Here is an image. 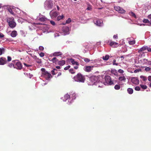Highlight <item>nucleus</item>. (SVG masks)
Here are the masks:
<instances>
[{
    "label": "nucleus",
    "mask_w": 151,
    "mask_h": 151,
    "mask_svg": "<svg viewBox=\"0 0 151 151\" xmlns=\"http://www.w3.org/2000/svg\"><path fill=\"white\" fill-rule=\"evenodd\" d=\"M64 98L66 100H67L69 99L70 98V96L69 95L67 94L64 96Z\"/></svg>",
    "instance_id": "bb28decb"
},
{
    "label": "nucleus",
    "mask_w": 151,
    "mask_h": 151,
    "mask_svg": "<svg viewBox=\"0 0 151 151\" xmlns=\"http://www.w3.org/2000/svg\"><path fill=\"white\" fill-rule=\"evenodd\" d=\"M70 68V65H68V66L65 67L64 68V69L65 70H67L69 69Z\"/></svg>",
    "instance_id": "de8ad7c7"
},
{
    "label": "nucleus",
    "mask_w": 151,
    "mask_h": 151,
    "mask_svg": "<svg viewBox=\"0 0 151 151\" xmlns=\"http://www.w3.org/2000/svg\"><path fill=\"white\" fill-rule=\"evenodd\" d=\"M70 60L73 65H76L77 66L79 65L78 62L75 61V60L73 59H70Z\"/></svg>",
    "instance_id": "2eb2a0df"
},
{
    "label": "nucleus",
    "mask_w": 151,
    "mask_h": 151,
    "mask_svg": "<svg viewBox=\"0 0 151 151\" xmlns=\"http://www.w3.org/2000/svg\"><path fill=\"white\" fill-rule=\"evenodd\" d=\"M41 70L42 72L43 75L45 76L47 78H49L51 76L50 74L48 73L47 71H46L45 70L44 68H42L41 69Z\"/></svg>",
    "instance_id": "39448f33"
},
{
    "label": "nucleus",
    "mask_w": 151,
    "mask_h": 151,
    "mask_svg": "<svg viewBox=\"0 0 151 151\" xmlns=\"http://www.w3.org/2000/svg\"><path fill=\"white\" fill-rule=\"evenodd\" d=\"M74 79L76 81L83 83L85 80V78L81 73H78L74 77Z\"/></svg>",
    "instance_id": "7ed1b4c3"
},
{
    "label": "nucleus",
    "mask_w": 151,
    "mask_h": 151,
    "mask_svg": "<svg viewBox=\"0 0 151 151\" xmlns=\"http://www.w3.org/2000/svg\"><path fill=\"white\" fill-rule=\"evenodd\" d=\"M116 60H113V65H118V63H116Z\"/></svg>",
    "instance_id": "09e8293b"
},
{
    "label": "nucleus",
    "mask_w": 151,
    "mask_h": 151,
    "mask_svg": "<svg viewBox=\"0 0 151 151\" xmlns=\"http://www.w3.org/2000/svg\"><path fill=\"white\" fill-rule=\"evenodd\" d=\"M131 82L135 84H138L139 83V81L137 78L136 77H133L131 78Z\"/></svg>",
    "instance_id": "0eeeda50"
},
{
    "label": "nucleus",
    "mask_w": 151,
    "mask_h": 151,
    "mask_svg": "<svg viewBox=\"0 0 151 151\" xmlns=\"http://www.w3.org/2000/svg\"><path fill=\"white\" fill-rule=\"evenodd\" d=\"M147 46H144L141 48L139 49V50L138 51V52L139 53H140V52L145 50H147Z\"/></svg>",
    "instance_id": "a211bd4d"
},
{
    "label": "nucleus",
    "mask_w": 151,
    "mask_h": 151,
    "mask_svg": "<svg viewBox=\"0 0 151 151\" xmlns=\"http://www.w3.org/2000/svg\"><path fill=\"white\" fill-rule=\"evenodd\" d=\"M120 7L119 6H114V9L115 10H116V11H118L119 12V9H120Z\"/></svg>",
    "instance_id": "7c9ffc66"
},
{
    "label": "nucleus",
    "mask_w": 151,
    "mask_h": 151,
    "mask_svg": "<svg viewBox=\"0 0 151 151\" xmlns=\"http://www.w3.org/2000/svg\"><path fill=\"white\" fill-rule=\"evenodd\" d=\"M50 23L52 25H53V26H54L55 25V22L53 21H52V20L50 21Z\"/></svg>",
    "instance_id": "8fccbe9b"
},
{
    "label": "nucleus",
    "mask_w": 151,
    "mask_h": 151,
    "mask_svg": "<svg viewBox=\"0 0 151 151\" xmlns=\"http://www.w3.org/2000/svg\"><path fill=\"white\" fill-rule=\"evenodd\" d=\"M71 22V20L70 18H68L66 21V23H69Z\"/></svg>",
    "instance_id": "79ce46f5"
},
{
    "label": "nucleus",
    "mask_w": 151,
    "mask_h": 151,
    "mask_svg": "<svg viewBox=\"0 0 151 151\" xmlns=\"http://www.w3.org/2000/svg\"><path fill=\"white\" fill-rule=\"evenodd\" d=\"M62 54V53L60 52H56L53 53V56H58L61 55Z\"/></svg>",
    "instance_id": "4468645a"
},
{
    "label": "nucleus",
    "mask_w": 151,
    "mask_h": 151,
    "mask_svg": "<svg viewBox=\"0 0 151 151\" xmlns=\"http://www.w3.org/2000/svg\"><path fill=\"white\" fill-rule=\"evenodd\" d=\"M147 50L149 52H151V47H148L147 46Z\"/></svg>",
    "instance_id": "49530a36"
},
{
    "label": "nucleus",
    "mask_w": 151,
    "mask_h": 151,
    "mask_svg": "<svg viewBox=\"0 0 151 151\" xmlns=\"http://www.w3.org/2000/svg\"><path fill=\"white\" fill-rule=\"evenodd\" d=\"M12 60L10 56L7 57V61L8 62Z\"/></svg>",
    "instance_id": "3c124183"
},
{
    "label": "nucleus",
    "mask_w": 151,
    "mask_h": 151,
    "mask_svg": "<svg viewBox=\"0 0 151 151\" xmlns=\"http://www.w3.org/2000/svg\"><path fill=\"white\" fill-rule=\"evenodd\" d=\"M120 9L118 12L119 13L122 14L124 13L125 12V11L122 8L120 7Z\"/></svg>",
    "instance_id": "393cba45"
},
{
    "label": "nucleus",
    "mask_w": 151,
    "mask_h": 151,
    "mask_svg": "<svg viewBox=\"0 0 151 151\" xmlns=\"http://www.w3.org/2000/svg\"><path fill=\"white\" fill-rule=\"evenodd\" d=\"M5 51V49L4 48H0V55H1L2 54L4 53Z\"/></svg>",
    "instance_id": "b1692460"
},
{
    "label": "nucleus",
    "mask_w": 151,
    "mask_h": 151,
    "mask_svg": "<svg viewBox=\"0 0 151 151\" xmlns=\"http://www.w3.org/2000/svg\"><path fill=\"white\" fill-rule=\"evenodd\" d=\"M36 24L37 25H42V24L40 23H36Z\"/></svg>",
    "instance_id": "0e129e2a"
},
{
    "label": "nucleus",
    "mask_w": 151,
    "mask_h": 151,
    "mask_svg": "<svg viewBox=\"0 0 151 151\" xmlns=\"http://www.w3.org/2000/svg\"><path fill=\"white\" fill-rule=\"evenodd\" d=\"M7 63L6 58L4 57H1L0 58V65H4Z\"/></svg>",
    "instance_id": "9d476101"
},
{
    "label": "nucleus",
    "mask_w": 151,
    "mask_h": 151,
    "mask_svg": "<svg viewBox=\"0 0 151 151\" xmlns=\"http://www.w3.org/2000/svg\"><path fill=\"white\" fill-rule=\"evenodd\" d=\"M24 64L25 66H26L27 67H30L32 66V65H28L25 63H24Z\"/></svg>",
    "instance_id": "c03bdc74"
},
{
    "label": "nucleus",
    "mask_w": 151,
    "mask_h": 151,
    "mask_svg": "<svg viewBox=\"0 0 151 151\" xmlns=\"http://www.w3.org/2000/svg\"><path fill=\"white\" fill-rule=\"evenodd\" d=\"M118 72H119V73H122L124 72V71L123 70H122L121 69H119L118 70Z\"/></svg>",
    "instance_id": "a18cd8bd"
},
{
    "label": "nucleus",
    "mask_w": 151,
    "mask_h": 151,
    "mask_svg": "<svg viewBox=\"0 0 151 151\" xmlns=\"http://www.w3.org/2000/svg\"><path fill=\"white\" fill-rule=\"evenodd\" d=\"M18 35L17 31L16 30H13L11 32V36L12 37H15Z\"/></svg>",
    "instance_id": "ddd939ff"
},
{
    "label": "nucleus",
    "mask_w": 151,
    "mask_h": 151,
    "mask_svg": "<svg viewBox=\"0 0 151 151\" xmlns=\"http://www.w3.org/2000/svg\"><path fill=\"white\" fill-rule=\"evenodd\" d=\"M41 60H39L37 61V63H41Z\"/></svg>",
    "instance_id": "338daca9"
},
{
    "label": "nucleus",
    "mask_w": 151,
    "mask_h": 151,
    "mask_svg": "<svg viewBox=\"0 0 151 151\" xmlns=\"http://www.w3.org/2000/svg\"><path fill=\"white\" fill-rule=\"evenodd\" d=\"M111 73L114 74L115 76H116L117 75V72L116 70L115 69H113L111 70Z\"/></svg>",
    "instance_id": "4be33fe9"
},
{
    "label": "nucleus",
    "mask_w": 151,
    "mask_h": 151,
    "mask_svg": "<svg viewBox=\"0 0 151 151\" xmlns=\"http://www.w3.org/2000/svg\"><path fill=\"white\" fill-rule=\"evenodd\" d=\"M4 35L2 33H0V38H2L4 37Z\"/></svg>",
    "instance_id": "5fc2aeb1"
},
{
    "label": "nucleus",
    "mask_w": 151,
    "mask_h": 151,
    "mask_svg": "<svg viewBox=\"0 0 151 151\" xmlns=\"http://www.w3.org/2000/svg\"><path fill=\"white\" fill-rule=\"evenodd\" d=\"M56 68L58 69H60L61 68L60 66H56Z\"/></svg>",
    "instance_id": "680f3d73"
},
{
    "label": "nucleus",
    "mask_w": 151,
    "mask_h": 151,
    "mask_svg": "<svg viewBox=\"0 0 151 151\" xmlns=\"http://www.w3.org/2000/svg\"><path fill=\"white\" fill-rule=\"evenodd\" d=\"M63 17L64 16L63 15L62 16H59L57 17V19L58 21H59L61 19H62Z\"/></svg>",
    "instance_id": "cd10ccee"
},
{
    "label": "nucleus",
    "mask_w": 151,
    "mask_h": 151,
    "mask_svg": "<svg viewBox=\"0 0 151 151\" xmlns=\"http://www.w3.org/2000/svg\"><path fill=\"white\" fill-rule=\"evenodd\" d=\"M61 72H59L58 73V75L57 77L60 76L61 75Z\"/></svg>",
    "instance_id": "052dcab7"
},
{
    "label": "nucleus",
    "mask_w": 151,
    "mask_h": 151,
    "mask_svg": "<svg viewBox=\"0 0 151 151\" xmlns=\"http://www.w3.org/2000/svg\"><path fill=\"white\" fill-rule=\"evenodd\" d=\"M39 20L40 21L42 22H44L45 21V19L43 17H42L40 18L39 19Z\"/></svg>",
    "instance_id": "c9c22d12"
},
{
    "label": "nucleus",
    "mask_w": 151,
    "mask_h": 151,
    "mask_svg": "<svg viewBox=\"0 0 151 151\" xmlns=\"http://www.w3.org/2000/svg\"><path fill=\"white\" fill-rule=\"evenodd\" d=\"M119 80L120 81H123L125 82L126 80V77L124 76H121L119 78Z\"/></svg>",
    "instance_id": "6ab92c4d"
},
{
    "label": "nucleus",
    "mask_w": 151,
    "mask_h": 151,
    "mask_svg": "<svg viewBox=\"0 0 151 151\" xmlns=\"http://www.w3.org/2000/svg\"><path fill=\"white\" fill-rule=\"evenodd\" d=\"M9 12L12 14L14 15V12H13L12 9L11 8H9L8 9Z\"/></svg>",
    "instance_id": "a878e982"
},
{
    "label": "nucleus",
    "mask_w": 151,
    "mask_h": 151,
    "mask_svg": "<svg viewBox=\"0 0 151 151\" xmlns=\"http://www.w3.org/2000/svg\"><path fill=\"white\" fill-rule=\"evenodd\" d=\"M50 15L52 18H53L56 17L58 16V14L56 12L51 11L50 12Z\"/></svg>",
    "instance_id": "9b49d317"
},
{
    "label": "nucleus",
    "mask_w": 151,
    "mask_h": 151,
    "mask_svg": "<svg viewBox=\"0 0 151 151\" xmlns=\"http://www.w3.org/2000/svg\"><path fill=\"white\" fill-rule=\"evenodd\" d=\"M143 22L145 23H149L150 21L149 20L146 19H144Z\"/></svg>",
    "instance_id": "e433bc0d"
},
{
    "label": "nucleus",
    "mask_w": 151,
    "mask_h": 151,
    "mask_svg": "<svg viewBox=\"0 0 151 151\" xmlns=\"http://www.w3.org/2000/svg\"><path fill=\"white\" fill-rule=\"evenodd\" d=\"M14 68H15L17 69L21 70L22 68V63L18 61L16 62L15 65H14Z\"/></svg>",
    "instance_id": "6e6552de"
},
{
    "label": "nucleus",
    "mask_w": 151,
    "mask_h": 151,
    "mask_svg": "<svg viewBox=\"0 0 151 151\" xmlns=\"http://www.w3.org/2000/svg\"><path fill=\"white\" fill-rule=\"evenodd\" d=\"M148 80L150 81H151V76H148Z\"/></svg>",
    "instance_id": "bf43d9fd"
},
{
    "label": "nucleus",
    "mask_w": 151,
    "mask_h": 151,
    "mask_svg": "<svg viewBox=\"0 0 151 151\" xmlns=\"http://www.w3.org/2000/svg\"><path fill=\"white\" fill-rule=\"evenodd\" d=\"M120 88V86L119 85L116 84L114 86V88L116 90H119Z\"/></svg>",
    "instance_id": "c85d7f7f"
},
{
    "label": "nucleus",
    "mask_w": 151,
    "mask_h": 151,
    "mask_svg": "<svg viewBox=\"0 0 151 151\" xmlns=\"http://www.w3.org/2000/svg\"><path fill=\"white\" fill-rule=\"evenodd\" d=\"M141 70L140 69H136L134 71V73H137L138 72H139Z\"/></svg>",
    "instance_id": "a19ab883"
},
{
    "label": "nucleus",
    "mask_w": 151,
    "mask_h": 151,
    "mask_svg": "<svg viewBox=\"0 0 151 151\" xmlns=\"http://www.w3.org/2000/svg\"><path fill=\"white\" fill-rule=\"evenodd\" d=\"M94 24L98 26H100L101 24V22L100 20H94Z\"/></svg>",
    "instance_id": "f3484780"
},
{
    "label": "nucleus",
    "mask_w": 151,
    "mask_h": 151,
    "mask_svg": "<svg viewBox=\"0 0 151 151\" xmlns=\"http://www.w3.org/2000/svg\"><path fill=\"white\" fill-rule=\"evenodd\" d=\"M57 10H59V9H60V7H59L58 6H57Z\"/></svg>",
    "instance_id": "774afa93"
},
{
    "label": "nucleus",
    "mask_w": 151,
    "mask_h": 151,
    "mask_svg": "<svg viewBox=\"0 0 151 151\" xmlns=\"http://www.w3.org/2000/svg\"><path fill=\"white\" fill-rule=\"evenodd\" d=\"M39 49L41 51L43 50L44 49V47L42 46H40L39 47Z\"/></svg>",
    "instance_id": "603ef678"
},
{
    "label": "nucleus",
    "mask_w": 151,
    "mask_h": 151,
    "mask_svg": "<svg viewBox=\"0 0 151 151\" xmlns=\"http://www.w3.org/2000/svg\"><path fill=\"white\" fill-rule=\"evenodd\" d=\"M105 83L106 84L111 85L113 84V83L111 80V77L109 76H106L105 77Z\"/></svg>",
    "instance_id": "20e7f679"
},
{
    "label": "nucleus",
    "mask_w": 151,
    "mask_h": 151,
    "mask_svg": "<svg viewBox=\"0 0 151 151\" xmlns=\"http://www.w3.org/2000/svg\"><path fill=\"white\" fill-rule=\"evenodd\" d=\"M130 14L131 16H132L135 18H136V16L135 15V14L132 12H131L130 13Z\"/></svg>",
    "instance_id": "c756f323"
},
{
    "label": "nucleus",
    "mask_w": 151,
    "mask_h": 151,
    "mask_svg": "<svg viewBox=\"0 0 151 151\" xmlns=\"http://www.w3.org/2000/svg\"><path fill=\"white\" fill-rule=\"evenodd\" d=\"M140 78L142 79L144 81H145L147 80V78L144 76H141Z\"/></svg>",
    "instance_id": "2f4dec72"
},
{
    "label": "nucleus",
    "mask_w": 151,
    "mask_h": 151,
    "mask_svg": "<svg viewBox=\"0 0 151 151\" xmlns=\"http://www.w3.org/2000/svg\"><path fill=\"white\" fill-rule=\"evenodd\" d=\"M45 4L49 8H51L53 5L52 1L51 0H46Z\"/></svg>",
    "instance_id": "423d86ee"
},
{
    "label": "nucleus",
    "mask_w": 151,
    "mask_h": 151,
    "mask_svg": "<svg viewBox=\"0 0 151 151\" xmlns=\"http://www.w3.org/2000/svg\"><path fill=\"white\" fill-rule=\"evenodd\" d=\"M44 55V53L43 52H41L40 54V56L41 57H43Z\"/></svg>",
    "instance_id": "864d4df0"
},
{
    "label": "nucleus",
    "mask_w": 151,
    "mask_h": 151,
    "mask_svg": "<svg viewBox=\"0 0 151 151\" xmlns=\"http://www.w3.org/2000/svg\"><path fill=\"white\" fill-rule=\"evenodd\" d=\"M128 93L129 94H132L133 92V89L131 88H129L127 89Z\"/></svg>",
    "instance_id": "412c9836"
},
{
    "label": "nucleus",
    "mask_w": 151,
    "mask_h": 151,
    "mask_svg": "<svg viewBox=\"0 0 151 151\" xmlns=\"http://www.w3.org/2000/svg\"><path fill=\"white\" fill-rule=\"evenodd\" d=\"M90 81L91 82V85L94 84L96 86H98L99 87H101L102 86H100L99 85L98 82V77L96 76H92L89 77V78Z\"/></svg>",
    "instance_id": "f03ea898"
},
{
    "label": "nucleus",
    "mask_w": 151,
    "mask_h": 151,
    "mask_svg": "<svg viewBox=\"0 0 151 151\" xmlns=\"http://www.w3.org/2000/svg\"><path fill=\"white\" fill-rule=\"evenodd\" d=\"M74 68L76 69H77L78 68V66L77 65L76 66H75L74 67Z\"/></svg>",
    "instance_id": "e2e57ef3"
},
{
    "label": "nucleus",
    "mask_w": 151,
    "mask_h": 151,
    "mask_svg": "<svg viewBox=\"0 0 151 151\" xmlns=\"http://www.w3.org/2000/svg\"><path fill=\"white\" fill-rule=\"evenodd\" d=\"M141 87L143 89H146L147 88V86L146 85H140Z\"/></svg>",
    "instance_id": "f704fd0d"
},
{
    "label": "nucleus",
    "mask_w": 151,
    "mask_h": 151,
    "mask_svg": "<svg viewBox=\"0 0 151 151\" xmlns=\"http://www.w3.org/2000/svg\"><path fill=\"white\" fill-rule=\"evenodd\" d=\"M51 73H52V74L53 75H55L56 74V73L55 72V71L54 70H52L51 71Z\"/></svg>",
    "instance_id": "4d7b16f0"
},
{
    "label": "nucleus",
    "mask_w": 151,
    "mask_h": 151,
    "mask_svg": "<svg viewBox=\"0 0 151 151\" xmlns=\"http://www.w3.org/2000/svg\"><path fill=\"white\" fill-rule=\"evenodd\" d=\"M151 70V68L149 67H147L145 68V70L147 72L148 71H149L150 70Z\"/></svg>",
    "instance_id": "4c0bfd02"
},
{
    "label": "nucleus",
    "mask_w": 151,
    "mask_h": 151,
    "mask_svg": "<svg viewBox=\"0 0 151 151\" xmlns=\"http://www.w3.org/2000/svg\"><path fill=\"white\" fill-rule=\"evenodd\" d=\"M87 9L88 10H91L92 9V8L91 7H88L87 8Z\"/></svg>",
    "instance_id": "13d9d810"
},
{
    "label": "nucleus",
    "mask_w": 151,
    "mask_h": 151,
    "mask_svg": "<svg viewBox=\"0 0 151 151\" xmlns=\"http://www.w3.org/2000/svg\"><path fill=\"white\" fill-rule=\"evenodd\" d=\"M148 64L149 65H151V61H149L148 62Z\"/></svg>",
    "instance_id": "69168bd1"
},
{
    "label": "nucleus",
    "mask_w": 151,
    "mask_h": 151,
    "mask_svg": "<svg viewBox=\"0 0 151 151\" xmlns=\"http://www.w3.org/2000/svg\"><path fill=\"white\" fill-rule=\"evenodd\" d=\"M118 44V43L111 40L109 45L110 46H112L113 47H117Z\"/></svg>",
    "instance_id": "f8f14e48"
},
{
    "label": "nucleus",
    "mask_w": 151,
    "mask_h": 151,
    "mask_svg": "<svg viewBox=\"0 0 151 151\" xmlns=\"http://www.w3.org/2000/svg\"><path fill=\"white\" fill-rule=\"evenodd\" d=\"M50 61H52L53 63H56L57 61L58 62V60L56 57L53 58Z\"/></svg>",
    "instance_id": "5701e85b"
},
{
    "label": "nucleus",
    "mask_w": 151,
    "mask_h": 151,
    "mask_svg": "<svg viewBox=\"0 0 151 151\" xmlns=\"http://www.w3.org/2000/svg\"><path fill=\"white\" fill-rule=\"evenodd\" d=\"M114 38L115 39H117L118 38V36L117 34L116 35H114L113 36Z\"/></svg>",
    "instance_id": "6e6d98bb"
},
{
    "label": "nucleus",
    "mask_w": 151,
    "mask_h": 151,
    "mask_svg": "<svg viewBox=\"0 0 151 151\" xmlns=\"http://www.w3.org/2000/svg\"><path fill=\"white\" fill-rule=\"evenodd\" d=\"M93 66H86L84 68V70L88 72H91L93 69Z\"/></svg>",
    "instance_id": "1a4fd4ad"
},
{
    "label": "nucleus",
    "mask_w": 151,
    "mask_h": 151,
    "mask_svg": "<svg viewBox=\"0 0 151 151\" xmlns=\"http://www.w3.org/2000/svg\"><path fill=\"white\" fill-rule=\"evenodd\" d=\"M69 71L72 74H74L75 73V72L73 70L72 68L70 69Z\"/></svg>",
    "instance_id": "ea45409f"
},
{
    "label": "nucleus",
    "mask_w": 151,
    "mask_h": 151,
    "mask_svg": "<svg viewBox=\"0 0 151 151\" xmlns=\"http://www.w3.org/2000/svg\"><path fill=\"white\" fill-rule=\"evenodd\" d=\"M8 66L10 68H12L13 67H14H14H15L14 65L12 63H9L8 65Z\"/></svg>",
    "instance_id": "72a5a7b5"
},
{
    "label": "nucleus",
    "mask_w": 151,
    "mask_h": 151,
    "mask_svg": "<svg viewBox=\"0 0 151 151\" xmlns=\"http://www.w3.org/2000/svg\"><path fill=\"white\" fill-rule=\"evenodd\" d=\"M65 61L64 60H62L58 61V64L60 66H63L65 65Z\"/></svg>",
    "instance_id": "dca6fc26"
},
{
    "label": "nucleus",
    "mask_w": 151,
    "mask_h": 151,
    "mask_svg": "<svg viewBox=\"0 0 151 151\" xmlns=\"http://www.w3.org/2000/svg\"><path fill=\"white\" fill-rule=\"evenodd\" d=\"M6 21L8 23V25L9 27L12 28H15L17 25V24L15 22L14 18L12 17H7L6 19Z\"/></svg>",
    "instance_id": "f257e3e1"
},
{
    "label": "nucleus",
    "mask_w": 151,
    "mask_h": 151,
    "mask_svg": "<svg viewBox=\"0 0 151 151\" xmlns=\"http://www.w3.org/2000/svg\"><path fill=\"white\" fill-rule=\"evenodd\" d=\"M129 43L130 45H133L134 44H135V41L134 40H132V41H129Z\"/></svg>",
    "instance_id": "473e14b6"
},
{
    "label": "nucleus",
    "mask_w": 151,
    "mask_h": 151,
    "mask_svg": "<svg viewBox=\"0 0 151 151\" xmlns=\"http://www.w3.org/2000/svg\"><path fill=\"white\" fill-rule=\"evenodd\" d=\"M109 56L108 55H106L105 56H103L102 57L103 60L105 61L107 60L109 58Z\"/></svg>",
    "instance_id": "aec40b11"
},
{
    "label": "nucleus",
    "mask_w": 151,
    "mask_h": 151,
    "mask_svg": "<svg viewBox=\"0 0 151 151\" xmlns=\"http://www.w3.org/2000/svg\"><path fill=\"white\" fill-rule=\"evenodd\" d=\"M84 61L87 63L88 62L90 61V60L89 59L87 58H84Z\"/></svg>",
    "instance_id": "58836bf2"
},
{
    "label": "nucleus",
    "mask_w": 151,
    "mask_h": 151,
    "mask_svg": "<svg viewBox=\"0 0 151 151\" xmlns=\"http://www.w3.org/2000/svg\"><path fill=\"white\" fill-rule=\"evenodd\" d=\"M135 90L137 91H139L140 90V88L139 86H136L135 88Z\"/></svg>",
    "instance_id": "37998d69"
}]
</instances>
